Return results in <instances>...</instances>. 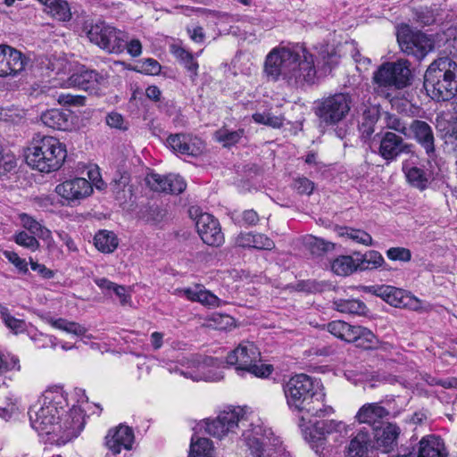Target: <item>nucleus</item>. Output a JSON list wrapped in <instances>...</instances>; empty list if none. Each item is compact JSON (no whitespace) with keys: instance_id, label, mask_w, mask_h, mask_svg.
<instances>
[{"instance_id":"obj_62","label":"nucleus","mask_w":457,"mask_h":457,"mask_svg":"<svg viewBox=\"0 0 457 457\" xmlns=\"http://www.w3.org/2000/svg\"><path fill=\"white\" fill-rule=\"evenodd\" d=\"M143 66L145 71L150 74H158L161 71V65L157 61L154 59H146L144 62Z\"/></svg>"},{"instance_id":"obj_64","label":"nucleus","mask_w":457,"mask_h":457,"mask_svg":"<svg viewBox=\"0 0 457 457\" xmlns=\"http://www.w3.org/2000/svg\"><path fill=\"white\" fill-rule=\"evenodd\" d=\"M94 281L102 290L106 292L112 291L116 285L105 278H96L94 279Z\"/></svg>"},{"instance_id":"obj_5","label":"nucleus","mask_w":457,"mask_h":457,"mask_svg":"<svg viewBox=\"0 0 457 457\" xmlns=\"http://www.w3.org/2000/svg\"><path fill=\"white\" fill-rule=\"evenodd\" d=\"M424 87L436 101H448L457 93V63L448 56L435 60L427 69Z\"/></svg>"},{"instance_id":"obj_40","label":"nucleus","mask_w":457,"mask_h":457,"mask_svg":"<svg viewBox=\"0 0 457 457\" xmlns=\"http://www.w3.org/2000/svg\"><path fill=\"white\" fill-rule=\"evenodd\" d=\"M384 123L386 129L395 130L404 137L409 135V125L403 122L398 116L388 112L385 113Z\"/></svg>"},{"instance_id":"obj_2","label":"nucleus","mask_w":457,"mask_h":457,"mask_svg":"<svg viewBox=\"0 0 457 457\" xmlns=\"http://www.w3.org/2000/svg\"><path fill=\"white\" fill-rule=\"evenodd\" d=\"M204 429L207 434L218 438L242 429L243 440L253 457H262L264 447L274 441L271 429L263 427L260 420L255 422L250 420L245 411L239 406L228 407L216 419L206 421Z\"/></svg>"},{"instance_id":"obj_26","label":"nucleus","mask_w":457,"mask_h":457,"mask_svg":"<svg viewBox=\"0 0 457 457\" xmlns=\"http://www.w3.org/2000/svg\"><path fill=\"white\" fill-rule=\"evenodd\" d=\"M107 37L104 43L102 44V50L108 54H116L124 52L129 39V36L125 31L112 26Z\"/></svg>"},{"instance_id":"obj_11","label":"nucleus","mask_w":457,"mask_h":457,"mask_svg":"<svg viewBox=\"0 0 457 457\" xmlns=\"http://www.w3.org/2000/svg\"><path fill=\"white\" fill-rule=\"evenodd\" d=\"M344 424L336 420H323L314 423L313 427L304 432V438L310 447L320 456L325 457L328 452L327 436L341 433Z\"/></svg>"},{"instance_id":"obj_1","label":"nucleus","mask_w":457,"mask_h":457,"mask_svg":"<svg viewBox=\"0 0 457 457\" xmlns=\"http://www.w3.org/2000/svg\"><path fill=\"white\" fill-rule=\"evenodd\" d=\"M64 397L60 388L49 389L43 393L29 410L30 425L39 435H46L50 444L62 445L77 437L84 428V411L73 406L65 416Z\"/></svg>"},{"instance_id":"obj_31","label":"nucleus","mask_w":457,"mask_h":457,"mask_svg":"<svg viewBox=\"0 0 457 457\" xmlns=\"http://www.w3.org/2000/svg\"><path fill=\"white\" fill-rule=\"evenodd\" d=\"M46 322L53 328L64 331L74 336H83L87 332V328L79 323L70 321L68 320L59 318L54 319L52 317L46 318Z\"/></svg>"},{"instance_id":"obj_51","label":"nucleus","mask_w":457,"mask_h":457,"mask_svg":"<svg viewBox=\"0 0 457 457\" xmlns=\"http://www.w3.org/2000/svg\"><path fill=\"white\" fill-rule=\"evenodd\" d=\"M4 256L12 263L21 272H28V263L25 259L21 258L15 252L4 251Z\"/></svg>"},{"instance_id":"obj_21","label":"nucleus","mask_w":457,"mask_h":457,"mask_svg":"<svg viewBox=\"0 0 457 457\" xmlns=\"http://www.w3.org/2000/svg\"><path fill=\"white\" fill-rule=\"evenodd\" d=\"M41 120L54 129L68 130L73 125L72 113L68 109H51L41 114Z\"/></svg>"},{"instance_id":"obj_57","label":"nucleus","mask_w":457,"mask_h":457,"mask_svg":"<svg viewBox=\"0 0 457 457\" xmlns=\"http://www.w3.org/2000/svg\"><path fill=\"white\" fill-rule=\"evenodd\" d=\"M125 49L132 57H137L142 53V45L138 39H131L127 41Z\"/></svg>"},{"instance_id":"obj_47","label":"nucleus","mask_w":457,"mask_h":457,"mask_svg":"<svg viewBox=\"0 0 457 457\" xmlns=\"http://www.w3.org/2000/svg\"><path fill=\"white\" fill-rule=\"evenodd\" d=\"M187 139V135L186 134L170 135L167 138V144L172 149L173 152L179 154H183V151H185V145Z\"/></svg>"},{"instance_id":"obj_50","label":"nucleus","mask_w":457,"mask_h":457,"mask_svg":"<svg viewBox=\"0 0 457 457\" xmlns=\"http://www.w3.org/2000/svg\"><path fill=\"white\" fill-rule=\"evenodd\" d=\"M386 256L392 261L408 262L411 258V253L404 247H391L386 251Z\"/></svg>"},{"instance_id":"obj_22","label":"nucleus","mask_w":457,"mask_h":457,"mask_svg":"<svg viewBox=\"0 0 457 457\" xmlns=\"http://www.w3.org/2000/svg\"><path fill=\"white\" fill-rule=\"evenodd\" d=\"M104 77L96 71L81 69L71 75L64 86L67 87H78L87 90L95 85L102 84Z\"/></svg>"},{"instance_id":"obj_16","label":"nucleus","mask_w":457,"mask_h":457,"mask_svg":"<svg viewBox=\"0 0 457 457\" xmlns=\"http://www.w3.org/2000/svg\"><path fill=\"white\" fill-rule=\"evenodd\" d=\"M28 59L21 52L6 46L0 45V77L15 76L21 72Z\"/></svg>"},{"instance_id":"obj_39","label":"nucleus","mask_w":457,"mask_h":457,"mask_svg":"<svg viewBox=\"0 0 457 457\" xmlns=\"http://www.w3.org/2000/svg\"><path fill=\"white\" fill-rule=\"evenodd\" d=\"M354 336L355 339L353 342H356L363 348H370L376 342L375 335L364 327L355 326Z\"/></svg>"},{"instance_id":"obj_14","label":"nucleus","mask_w":457,"mask_h":457,"mask_svg":"<svg viewBox=\"0 0 457 457\" xmlns=\"http://www.w3.org/2000/svg\"><path fill=\"white\" fill-rule=\"evenodd\" d=\"M197 232L204 244L211 246H220L224 243L219 221L209 213H201L195 221Z\"/></svg>"},{"instance_id":"obj_61","label":"nucleus","mask_w":457,"mask_h":457,"mask_svg":"<svg viewBox=\"0 0 457 457\" xmlns=\"http://www.w3.org/2000/svg\"><path fill=\"white\" fill-rule=\"evenodd\" d=\"M187 33L190 38L196 43H201L204 39V33L202 27L196 26L192 29L188 28Z\"/></svg>"},{"instance_id":"obj_35","label":"nucleus","mask_w":457,"mask_h":457,"mask_svg":"<svg viewBox=\"0 0 457 457\" xmlns=\"http://www.w3.org/2000/svg\"><path fill=\"white\" fill-rule=\"evenodd\" d=\"M335 308L344 313L363 315L367 312L365 303L357 299H337L334 301Z\"/></svg>"},{"instance_id":"obj_56","label":"nucleus","mask_w":457,"mask_h":457,"mask_svg":"<svg viewBox=\"0 0 457 457\" xmlns=\"http://www.w3.org/2000/svg\"><path fill=\"white\" fill-rule=\"evenodd\" d=\"M180 373L184 377L190 378H192L193 380H195V381H198V380H201V379H204V380H206V381H219V380H220L223 378V375L220 372L213 373V374H211V372H210L208 374H204L203 376H201V375H195L194 376L193 374H191L189 372H185V371H181Z\"/></svg>"},{"instance_id":"obj_34","label":"nucleus","mask_w":457,"mask_h":457,"mask_svg":"<svg viewBox=\"0 0 457 457\" xmlns=\"http://www.w3.org/2000/svg\"><path fill=\"white\" fill-rule=\"evenodd\" d=\"M189 457H214L212 441L205 437L192 436Z\"/></svg>"},{"instance_id":"obj_27","label":"nucleus","mask_w":457,"mask_h":457,"mask_svg":"<svg viewBox=\"0 0 457 457\" xmlns=\"http://www.w3.org/2000/svg\"><path fill=\"white\" fill-rule=\"evenodd\" d=\"M112 25L106 23L104 21H97L95 23L86 24L85 31L90 42L102 47V44L104 43Z\"/></svg>"},{"instance_id":"obj_44","label":"nucleus","mask_w":457,"mask_h":457,"mask_svg":"<svg viewBox=\"0 0 457 457\" xmlns=\"http://www.w3.org/2000/svg\"><path fill=\"white\" fill-rule=\"evenodd\" d=\"M20 368V360L17 356L0 353V374H4L12 370H19Z\"/></svg>"},{"instance_id":"obj_63","label":"nucleus","mask_w":457,"mask_h":457,"mask_svg":"<svg viewBox=\"0 0 457 457\" xmlns=\"http://www.w3.org/2000/svg\"><path fill=\"white\" fill-rule=\"evenodd\" d=\"M243 220L247 225H255L259 220V216L254 210H246L242 215Z\"/></svg>"},{"instance_id":"obj_49","label":"nucleus","mask_w":457,"mask_h":457,"mask_svg":"<svg viewBox=\"0 0 457 457\" xmlns=\"http://www.w3.org/2000/svg\"><path fill=\"white\" fill-rule=\"evenodd\" d=\"M106 123L111 128L123 131L129 129V122L124 120L121 114L115 112H110L106 116Z\"/></svg>"},{"instance_id":"obj_52","label":"nucleus","mask_w":457,"mask_h":457,"mask_svg":"<svg viewBox=\"0 0 457 457\" xmlns=\"http://www.w3.org/2000/svg\"><path fill=\"white\" fill-rule=\"evenodd\" d=\"M294 187L299 194L311 195L314 189V184L307 178H298L294 182Z\"/></svg>"},{"instance_id":"obj_24","label":"nucleus","mask_w":457,"mask_h":457,"mask_svg":"<svg viewBox=\"0 0 457 457\" xmlns=\"http://www.w3.org/2000/svg\"><path fill=\"white\" fill-rule=\"evenodd\" d=\"M444 442L435 435L423 436L419 443V449L414 457H445Z\"/></svg>"},{"instance_id":"obj_55","label":"nucleus","mask_w":457,"mask_h":457,"mask_svg":"<svg viewBox=\"0 0 457 457\" xmlns=\"http://www.w3.org/2000/svg\"><path fill=\"white\" fill-rule=\"evenodd\" d=\"M253 233L242 232L235 237V245L242 248H252Z\"/></svg>"},{"instance_id":"obj_20","label":"nucleus","mask_w":457,"mask_h":457,"mask_svg":"<svg viewBox=\"0 0 457 457\" xmlns=\"http://www.w3.org/2000/svg\"><path fill=\"white\" fill-rule=\"evenodd\" d=\"M363 291L381 297L395 307L406 306L410 299L403 290L387 285L363 287Z\"/></svg>"},{"instance_id":"obj_7","label":"nucleus","mask_w":457,"mask_h":457,"mask_svg":"<svg viewBox=\"0 0 457 457\" xmlns=\"http://www.w3.org/2000/svg\"><path fill=\"white\" fill-rule=\"evenodd\" d=\"M226 360L228 364L236 366V370L240 376L248 372L258 378H266L273 370L271 365L261 363L259 349L249 341L239 344L228 354Z\"/></svg>"},{"instance_id":"obj_45","label":"nucleus","mask_w":457,"mask_h":457,"mask_svg":"<svg viewBox=\"0 0 457 457\" xmlns=\"http://www.w3.org/2000/svg\"><path fill=\"white\" fill-rule=\"evenodd\" d=\"M198 294L197 302L204 305L215 308L220 307L222 303V301L219 297L210 291L205 290L202 286Z\"/></svg>"},{"instance_id":"obj_42","label":"nucleus","mask_w":457,"mask_h":457,"mask_svg":"<svg viewBox=\"0 0 457 457\" xmlns=\"http://www.w3.org/2000/svg\"><path fill=\"white\" fill-rule=\"evenodd\" d=\"M253 119L256 123L270 126L274 129H278L283 125V117L275 116L270 112H256L253 115Z\"/></svg>"},{"instance_id":"obj_46","label":"nucleus","mask_w":457,"mask_h":457,"mask_svg":"<svg viewBox=\"0 0 457 457\" xmlns=\"http://www.w3.org/2000/svg\"><path fill=\"white\" fill-rule=\"evenodd\" d=\"M274 247V241L268 237L266 235L262 233H253L252 248L258 250H272Z\"/></svg>"},{"instance_id":"obj_37","label":"nucleus","mask_w":457,"mask_h":457,"mask_svg":"<svg viewBox=\"0 0 457 457\" xmlns=\"http://www.w3.org/2000/svg\"><path fill=\"white\" fill-rule=\"evenodd\" d=\"M47 12L61 21H68L71 19V12L68 3L64 0L53 1L52 4L46 6Z\"/></svg>"},{"instance_id":"obj_53","label":"nucleus","mask_w":457,"mask_h":457,"mask_svg":"<svg viewBox=\"0 0 457 457\" xmlns=\"http://www.w3.org/2000/svg\"><path fill=\"white\" fill-rule=\"evenodd\" d=\"M37 345L41 348L45 347H52L55 348L57 345V338L54 336H48L44 334H39L37 337H33Z\"/></svg>"},{"instance_id":"obj_38","label":"nucleus","mask_w":457,"mask_h":457,"mask_svg":"<svg viewBox=\"0 0 457 457\" xmlns=\"http://www.w3.org/2000/svg\"><path fill=\"white\" fill-rule=\"evenodd\" d=\"M243 129L231 131L223 128L216 131L215 138L222 143L224 146L228 147L237 144L243 137Z\"/></svg>"},{"instance_id":"obj_15","label":"nucleus","mask_w":457,"mask_h":457,"mask_svg":"<svg viewBox=\"0 0 457 457\" xmlns=\"http://www.w3.org/2000/svg\"><path fill=\"white\" fill-rule=\"evenodd\" d=\"M412 147L413 145L406 143L401 136L387 131L380 137L378 154L384 160L392 162L402 154H410Z\"/></svg>"},{"instance_id":"obj_28","label":"nucleus","mask_w":457,"mask_h":457,"mask_svg":"<svg viewBox=\"0 0 457 457\" xmlns=\"http://www.w3.org/2000/svg\"><path fill=\"white\" fill-rule=\"evenodd\" d=\"M370 436L367 432H359L351 441L347 448L349 457H368V443Z\"/></svg>"},{"instance_id":"obj_29","label":"nucleus","mask_w":457,"mask_h":457,"mask_svg":"<svg viewBox=\"0 0 457 457\" xmlns=\"http://www.w3.org/2000/svg\"><path fill=\"white\" fill-rule=\"evenodd\" d=\"M354 328L355 326L343 320H333L327 325V329L330 334L346 342H353L355 339Z\"/></svg>"},{"instance_id":"obj_8","label":"nucleus","mask_w":457,"mask_h":457,"mask_svg":"<svg viewBox=\"0 0 457 457\" xmlns=\"http://www.w3.org/2000/svg\"><path fill=\"white\" fill-rule=\"evenodd\" d=\"M350 104V96L342 93L322 99L315 108L320 126H331L341 121L349 112Z\"/></svg>"},{"instance_id":"obj_13","label":"nucleus","mask_w":457,"mask_h":457,"mask_svg":"<svg viewBox=\"0 0 457 457\" xmlns=\"http://www.w3.org/2000/svg\"><path fill=\"white\" fill-rule=\"evenodd\" d=\"M408 138L415 140L425 151L429 159L436 157L435 136L432 127L421 120H412L409 124Z\"/></svg>"},{"instance_id":"obj_58","label":"nucleus","mask_w":457,"mask_h":457,"mask_svg":"<svg viewBox=\"0 0 457 457\" xmlns=\"http://www.w3.org/2000/svg\"><path fill=\"white\" fill-rule=\"evenodd\" d=\"M21 220L23 227L29 230L32 234L37 232V228H39L40 223L28 214H22Z\"/></svg>"},{"instance_id":"obj_30","label":"nucleus","mask_w":457,"mask_h":457,"mask_svg":"<svg viewBox=\"0 0 457 457\" xmlns=\"http://www.w3.org/2000/svg\"><path fill=\"white\" fill-rule=\"evenodd\" d=\"M357 258L350 255H341L331 263L332 271L339 276H348L358 270Z\"/></svg>"},{"instance_id":"obj_6","label":"nucleus","mask_w":457,"mask_h":457,"mask_svg":"<svg viewBox=\"0 0 457 457\" xmlns=\"http://www.w3.org/2000/svg\"><path fill=\"white\" fill-rule=\"evenodd\" d=\"M67 155L65 145L54 137L37 136L26 155L27 163L40 172L49 173L61 168Z\"/></svg>"},{"instance_id":"obj_48","label":"nucleus","mask_w":457,"mask_h":457,"mask_svg":"<svg viewBox=\"0 0 457 457\" xmlns=\"http://www.w3.org/2000/svg\"><path fill=\"white\" fill-rule=\"evenodd\" d=\"M15 242L31 251H35L39 247V243L36 237L25 231H21L15 236Z\"/></svg>"},{"instance_id":"obj_32","label":"nucleus","mask_w":457,"mask_h":457,"mask_svg":"<svg viewBox=\"0 0 457 457\" xmlns=\"http://www.w3.org/2000/svg\"><path fill=\"white\" fill-rule=\"evenodd\" d=\"M96 247L106 253H112L118 246L119 242L116 235L112 231L101 230L95 236Z\"/></svg>"},{"instance_id":"obj_19","label":"nucleus","mask_w":457,"mask_h":457,"mask_svg":"<svg viewBox=\"0 0 457 457\" xmlns=\"http://www.w3.org/2000/svg\"><path fill=\"white\" fill-rule=\"evenodd\" d=\"M133 442V430L129 427L123 425L111 429L105 436V445L113 454L120 453L122 449L130 450Z\"/></svg>"},{"instance_id":"obj_10","label":"nucleus","mask_w":457,"mask_h":457,"mask_svg":"<svg viewBox=\"0 0 457 457\" xmlns=\"http://www.w3.org/2000/svg\"><path fill=\"white\" fill-rule=\"evenodd\" d=\"M411 76L409 62L399 60L382 64L374 73L373 79L379 87L403 88L410 84Z\"/></svg>"},{"instance_id":"obj_9","label":"nucleus","mask_w":457,"mask_h":457,"mask_svg":"<svg viewBox=\"0 0 457 457\" xmlns=\"http://www.w3.org/2000/svg\"><path fill=\"white\" fill-rule=\"evenodd\" d=\"M397 42L404 54L418 60L423 59L434 48V42L429 37L420 31L412 30L408 25L398 29Z\"/></svg>"},{"instance_id":"obj_25","label":"nucleus","mask_w":457,"mask_h":457,"mask_svg":"<svg viewBox=\"0 0 457 457\" xmlns=\"http://www.w3.org/2000/svg\"><path fill=\"white\" fill-rule=\"evenodd\" d=\"M389 411L378 403H366L357 412L355 418L360 423H366L375 427L386 418Z\"/></svg>"},{"instance_id":"obj_3","label":"nucleus","mask_w":457,"mask_h":457,"mask_svg":"<svg viewBox=\"0 0 457 457\" xmlns=\"http://www.w3.org/2000/svg\"><path fill=\"white\" fill-rule=\"evenodd\" d=\"M264 71L272 80L282 79L289 84H312L316 77L313 57L304 48L275 47L266 56Z\"/></svg>"},{"instance_id":"obj_33","label":"nucleus","mask_w":457,"mask_h":457,"mask_svg":"<svg viewBox=\"0 0 457 457\" xmlns=\"http://www.w3.org/2000/svg\"><path fill=\"white\" fill-rule=\"evenodd\" d=\"M357 263L360 270H374L382 267L385 264V260L379 252L370 250L362 255H359Z\"/></svg>"},{"instance_id":"obj_54","label":"nucleus","mask_w":457,"mask_h":457,"mask_svg":"<svg viewBox=\"0 0 457 457\" xmlns=\"http://www.w3.org/2000/svg\"><path fill=\"white\" fill-rule=\"evenodd\" d=\"M201 289V285H195L194 287L188 288H178L175 290V294L178 295H183L190 301L197 302L198 293Z\"/></svg>"},{"instance_id":"obj_17","label":"nucleus","mask_w":457,"mask_h":457,"mask_svg":"<svg viewBox=\"0 0 457 457\" xmlns=\"http://www.w3.org/2000/svg\"><path fill=\"white\" fill-rule=\"evenodd\" d=\"M146 183L154 191L176 195L182 193L187 187L181 177L173 174L163 176L152 173L146 177Z\"/></svg>"},{"instance_id":"obj_23","label":"nucleus","mask_w":457,"mask_h":457,"mask_svg":"<svg viewBox=\"0 0 457 457\" xmlns=\"http://www.w3.org/2000/svg\"><path fill=\"white\" fill-rule=\"evenodd\" d=\"M400 432V428L393 423H388L384 428L377 430L375 435L376 448L384 453L393 451L397 445Z\"/></svg>"},{"instance_id":"obj_12","label":"nucleus","mask_w":457,"mask_h":457,"mask_svg":"<svg viewBox=\"0 0 457 457\" xmlns=\"http://www.w3.org/2000/svg\"><path fill=\"white\" fill-rule=\"evenodd\" d=\"M55 192L67 202V204L73 205L89 196L93 192V187L86 179L74 178L58 184Z\"/></svg>"},{"instance_id":"obj_36","label":"nucleus","mask_w":457,"mask_h":457,"mask_svg":"<svg viewBox=\"0 0 457 457\" xmlns=\"http://www.w3.org/2000/svg\"><path fill=\"white\" fill-rule=\"evenodd\" d=\"M340 237L365 246L373 245L372 237L363 229L344 227L339 230Z\"/></svg>"},{"instance_id":"obj_41","label":"nucleus","mask_w":457,"mask_h":457,"mask_svg":"<svg viewBox=\"0 0 457 457\" xmlns=\"http://www.w3.org/2000/svg\"><path fill=\"white\" fill-rule=\"evenodd\" d=\"M0 313L5 326L13 333L19 334L25 331L26 323L24 320L16 319L12 316L6 308H2Z\"/></svg>"},{"instance_id":"obj_4","label":"nucleus","mask_w":457,"mask_h":457,"mask_svg":"<svg viewBox=\"0 0 457 457\" xmlns=\"http://www.w3.org/2000/svg\"><path fill=\"white\" fill-rule=\"evenodd\" d=\"M317 385L306 374H296L283 385L287 404L292 411L304 412L310 416L326 417L334 412L331 406L322 404L317 396Z\"/></svg>"},{"instance_id":"obj_59","label":"nucleus","mask_w":457,"mask_h":457,"mask_svg":"<svg viewBox=\"0 0 457 457\" xmlns=\"http://www.w3.org/2000/svg\"><path fill=\"white\" fill-rule=\"evenodd\" d=\"M30 267L34 271L39 273L45 278H51L54 277V272L47 269L44 264L34 262L31 258L29 259Z\"/></svg>"},{"instance_id":"obj_60","label":"nucleus","mask_w":457,"mask_h":457,"mask_svg":"<svg viewBox=\"0 0 457 457\" xmlns=\"http://www.w3.org/2000/svg\"><path fill=\"white\" fill-rule=\"evenodd\" d=\"M309 245L312 247V251H314V248H317L318 251L325 252L331 247V244L329 242H326L318 237H311Z\"/></svg>"},{"instance_id":"obj_43","label":"nucleus","mask_w":457,"mask_h":457,"mask_svg":"<svg viewBox=\"0 0 457 457\" xmlns=\"http://www.w3.org/2000/svg\"><path fill=\"white\" fill-rule=\"evenodd\" d=\"M204 150V143L198 137L187 135L183 154L189 156H197Z\"/></svg>"},{"instance_id":"obj_18","label":"nucleus","mask_w":457,"mask_h":457,"mask_svg":"<svg viewBox=\"0 0 457 457\" xmlns=\"http://www.w3.org/2000/svg\"><path fill=\"white\" fill-rule=\"evenodd\" d=\"M433 160L434 159L428 158V167L424 166L423 168L403 165V170L405 174L408 183L411 187L420 191H424L429 187L435 179V171L431 163Z\"/></svg>"}]
</instances>
